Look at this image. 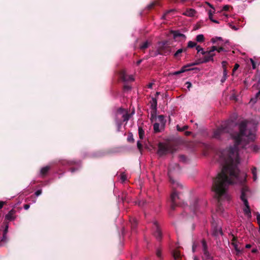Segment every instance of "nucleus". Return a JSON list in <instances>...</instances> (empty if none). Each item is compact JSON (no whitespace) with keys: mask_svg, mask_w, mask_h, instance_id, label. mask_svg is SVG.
<instances>
[{"mask_svg":"<svg viewBox=\"0 0 260 260\" xmlns=\"http://www.w3.org/2000/svg\"><path fill=\"white\" fill-rule=\"evenodd\" d=\"M248 121L244 120L239 124V133L231 135L234 141L233 146H230L217 152L215 158L222 166L221 172L214 179L212 189L217 200L218 210H221L223 200L229 201L230 197L228 188L233 184H242L246 181V174L238 168L240 163L239 151L240 148L247 152H257L258 147L256 145H249L247 140L253 141L255 139L256 125L252 129H247Z\"/></svg>","mask_w":260,"mask_h":260,"instance_id":"1","label":"nucleus"},{"mask_svg":"<svg viewBox=\"0 0 260 260\" xmlns=\"http://www.w3.org/2000/svg\"><path fill=\"white\" fill-rule=\"evenodd\" d=\"M180 170L179 166L176 163L170 165L168 170V176L170 178V181L172 185L173 192L171 194L172 210H174L175 207L178 205V200H181L180 190L183 188V185L177 180L175 177L177 176Z\"/></svg>","mask_w":260,"mask_h":260,"instance_id":"2","label":"nucleus"},{"mask_svg":"<svg viewBox=\"0 0 260 260\" xmlns=\"http://www.w3.org/2000/svg\"><path fill=\"white\" fill-rule=\"evenodd\" d=\"M248 188L246 186H243L241 189V194L240 199L243 201L245 207L243 208V212L244 214L249 218L251 217V212L250 206L247 199V194L249 192Z\"/></svg>","mask_w":260,"mask_h":260,"instance_id":"3","label":"nucleus"},{"mask_svg":"<svg viewBox=\"0 0 260 260\" xmlns=\"http://www.w3.org/2000/svg\"><path fill=\"white\" fill-rule=\"evenodd\" d=\"M230 133L229 123L225 122L214 131L213 137L215 139H220V136L224 133Z\"/></svg>","mask_w":260,"mask_h":260,"instance_id":"4","label":"nucleus"},{"mask_svg":"<svg viewBox=\"0 0 260 260\" xmlns=\"http://www.w3.org/2000/svg\"><path fill=\"white\" fill-rule=\"evenodd\" d=\"M173 150L172 147L169 145L159 143L158 144V149L157 153L161 156L168 153H172Z\"/></svg>","mask_w":260,"mask_h":260,"instance_id":"5","label":"nucleus"},{"mask_svg":"<svg viewBox=\"0 0 260 260\" xmlns=\"http://www.w3.org/2000/svg\"><path fill=\"white\" fill-rule=\"evenodd\" d=\"M130 117L129 114L127 113V112L122 108H119L116 114V117L118 119H121V118H122L123 121H127Z\"/></svg>","mask_w":260,"mask_h":260,"instance_id":"6","label":"nucleus"},{"mask_svg":"<svg viewBox=\"0 0 260 260\" xmlns=\"http://www.w3.org/2000/svg\"><path fill=\"white\" fill-rule=\"evenodd\" d=\"M203 255L202 258L203 260H213L212 257L208 250V246L206 241L203 239L201 241Z\"/></svg>","mask_w":260,"mask_h":260,"instance_id":"7","label":"nucleus"},{"mask_svg":"<svg viewBox=\"0 0 260 260\" xmlns=\"http://www.w3.org/2000/svg\"><path fill=\"white\" fill-rule=\"evenodd\" d=\"M216 49V46H212L210 49L207 51V53L204 55L203 60L201 61L202 63L208 62L210 61H213V57L215 55L214 52Z\"/></svg>","mask_w":260,"mask_h":260,"instance_id":"8","label":"nucleus"},{"mask_svg":"<svg viewBox=\"0 0 260 260\" xmlns=\"http://www.w3.org/2000/svg\"><path fill=\"white\" fill-rule=\"evenodd\" d=\"M206 205V202L201 201L198 199H196L191 205V208L193 212L196 213L199 207L205 206Z\"/></svg>","mask_w":260,"mask_h":260,"instance_id":"9","label":"nucleus"},{"mask_svg":"<svg viewBox=\"0 0 260 260\" xmlns=\"http://www.w3.org/2000/svg\"><path fill=\"white\" fill-rule=\"evenodd\" d=\"M154 226H153V230H154V236L155 237V238L158 240H160L161 238L162 234L161 232L159 229V227L158 226V224L156 221H154L153 223Z\"/></svg>","mask_w":260,"mask_h":260,"instance_id":"10","label":"nucleus"},{"mask_svg":"<svg viewBox=\"0 0 260 260\" xmlns=\"http://www.w3.org/2000/svg\"><path fill=\"white\" fill-rule=\"evenodd\" d=\"M199 64V62H196L192 63L191 64H187L186 66H184L180 70L174 72L172 74L173 75H177L181 73H183L187 71H189L191 70L190 69H188V67L192 66L197 65Z\"/></svg>","mask_w":260,"mask_h":260,"instance_id":"11","label":"nucleus"},{"mask_svg":"<svg viewBox=\"0 0 260 260\" xmlns=\"http://www.w3.org/2000/svg\"><path fill=\"white\" fill-rule=\"evenodd\" d=\"M120 77L124 82L133 81L134 80L133 76L127 75L125 71H122L120 72Z\"/></svg>","mask_w":260,"mask_h":260,"instance_id":"12","label":"nucleus"},{"mask_svg":"<svg viewBox=\"0 0 260 260\" xmlns=\"http://www.w3.org/2000/svg\"><path fill=\"white\" fill-rule=\"evenodd\" d=\"M212 234L214 236H218L219 235H222V231L220 225L212 224Z\"/></svg>","mask_w":260,"mask_h":260,"instance_id":"13","label":"nucleus"},{"mask_svg":"<svg viewBox=\"0 0 260 260\" xmlns=\"http://www.w3.org/2000/svg\"><path fill=\"white\" fill-rule=\"evenodd\" d=\"M16 211L14 209L11 210L8 214L5 215V220L8 221H13L16 218Z\"/></svg>","mask_w":260,"mask_h":260,"instance_id":"14","label":"nucleus"},{"mask_svg":"<svg viewBox=\"0 0 260 260\" xmlns=\"http://www.w3.org/2000/svg\"><path fill=\"white\" fill-rule=\"evenodd\" d=\"M196 13V11L193 9H189L186 10L183 13V15L193 17Z\"/></svg>","mask_w":260,"mask_h":260,"instance_id":"15","label":"nucleus"},{"mask_svg":"<svg viewBox=\"0 0 260 260\" xmlns=\"http://www.w3.org/2000/svg\"><path fill=\"white\" fill-rule=\"evenodd\" d=\"M172 255L175 260H181V254L178 249H175L172 252Z\"/></svg>","mask_w":260,"mask_h":260,"instance_id":"16","label":"nucleus"},{"mask_svg":"<svg viewBox=\"0 0 260 260\" xmlns=\"http://www.w3.org/2000/svg\"><path fill=\"white\" fill-rule=\"evenodd\" d=\"M206 4L212 8V9L209 10L208 11V14L209 16V19H211L212 18H213V15L215 13V9L214 7L211 5L210 3L206 2Z\"/></svg>","mask_w":260,"mask_h":260,"instance_id":"17","label":"nucleus"},{"mask_svg":"<svg viewBox=\"0 0 260 260\" xmlns=\"http://www.w3.org/2000/svg\"><path fill=\"white\" fill-rule=\"evenodd\" d=\"M172 34L173 35V37L174 39H176L178 37H185V35L181 34L179 31L178 30H174L172 31Z\"/></svg>","mask_w":260,"mask_h":260,"instance_id":"18","label":"nucleus"},{"mask_svg":"<svg viewBox=\"0 0 260 260\" xmlns=\"http://www.w3.org/2000/svg\"><path fill=\"white\" fill-rule=\"evenodd\" d=\"M157 120L158 121V123L161 124V126L165 125L166 120L165 119V117L163 115H158L157 117Z\"/></svg>","mask_w":260,"mask_h":260,"instance_id":"19","label":"nucleus"},{"mask_svg":"<svg viewBox=\"0 0 260 260\" xmlns=\"http://www.w3.org/2000/svg\"><path fill=\"white\" fill-rule=\"evenodd\" d=\"M129 222L131 224L132 228L133 230H134L137 226V220L135 218L131 217L129 219Z\"/></svg>","mask_w":260,"mask_h":260,"instance_id":"20","label":"nucleus"},{"mask_svg":"<svg viewBox=\"0 0 260 260\" xmlns=\"http://www.w3.org/2000/svg\"><path fill=\"white\" fill-rule=\"evenodd\" d=\"M49 170V166H46L45 167H43L41 169L40 171V174L43 176H45L47 174Z\"/></svg>","mask_w":260,"mask_h":260,"instance_id":"21","label":"nucleus"},{"mask_svg":"<svg viewBox=\"0 0 260 260\" xmlns=\"http://www.w3.org/2000/svg\"><path fill=\"white\" fill-rule=\"evenodd\" d=\"M235 237H234L233 238V242L232 243V245L233 246L235 250L237 251V252L238 253L241 252V250H240V249L238 247V244L236 242H235Z\"/></svg>","mask_w":260,"mask_h":260,"instance_id":"22","label":"nucleus"},{"mask_svg":"<svg viewBox=\"0 0 260 260\" xmlns=\"http://www.w3.org/2000/svg\"><path fill=\"white\" fill-rule=\"evenodd\" d=\"M150 103L151 108L153 109L156 110L157 108V100L154 98H152L151 100Z\"/></svg>","mask_w":260,"mask_h":260,"instance_id":"23","label":"nucleus"},{"mask_svg":"<svg viewBox=\"0 0 260 260\" xmlns=\"http://www.w3.org/2000/svg\"><path fill=\"white\" fill-rule=\"evenodd\" d=\"M186 48L179 49L174 54L175 57H178L180 56V54L184 51H186Z\"/></svg>","mask_w":260,"mask_h":260,"instance_id":"24","label":"nucleus"},{"mask_svg":"<svg viewBox=\"0 0 260 260\" xmlns=\"http://www.w3.org/2000/svg\"><path fill=\"white\" fill-rule=\"evenodd\" d=\"M138 132L139 138L141 140L143 139L144 138L145 132L141 127H139Z\"/></svg>","mask_w":260,"mask_h":260,"instance_id":"25","label":"nucleus"},{"mask_svg":"<svg viewBox=\"0 0 260 260\" xmlns=\"http://www.w3.org/2000/svg\"><path fill=\"white\" fill-rule=\"evenodd\" d=\"M228 77V72L226 69H225L223 71V76L221 79V82L222 83H224Z\"/></svg>","mask_w":260,"mask_h":260,"instance_id":"26","label":"nucleus"},{"mask_svg":"<svg viewBox=\"0 0 260 260\" xmlns=\"http://www.w3.org/2000/svg\"><path fill=\"white\" fill-rule=\"evenodd\" d=\"M159 126L160 124L158 122H155V123H154L153 130L155 133H157L160 132Z\"/></svg>","mask_w":260,"mask_h":260,"instance_id":"27","label":"nucleus"},{"mask_svg":"<svg viewBox=\"0 0 260 260\" xmlns=\"http://www.w3.org/2000/svg\"><path fill=\"white\" fill-rule=\"evenodd\" d=\"M160 54V52L158 50H155V51H150L149 52V56L150 57H155L157 55Z\"/></svg>","mask_w":260,"mask_h":260,"instance_id":"28","label":"nucleus"},{"mask_svg":"<svg viewBox=\"0 0 260 260\" xmlns=\"http://www.w3.org/2000/svg\"><path fill=\"white\" fill-rule=\"evenodd\" d=\"M196 50H197L198 52H200L202 53V54L203 55H205L207 53V51H204L203 48H202L199 45H197L196 46Z\"/></svg>","mask_w":260,"mask_h":260,"instance_id":"29","label":"nucleus"},{"mask_svg":"<svg viewBox=\"0 0 260 260\" xmlns=\"http://www.w3.org/2000/svg\"><path fill=\"white\" fill-rule=\"evenodd\" d=\"M115 121L117 124V131L119 132L120 131V128L122 125V121L121 119H118L117 118H115Z\"/></svg>","mask_w":260,"mask_h":260,"instance_id":"30","label":"nucleus"},{"mask_svg":"<svg viewBox=\"0 0 260 260\" xmlns=\"http://www.w3.org/2000/svg\"><path fill=\"white\" fill-rule=\"evenodd\" d=\"M196 40L198 42H203L204 41V37L202 34L197 35Z\"/></svg>","mask_w":260,"mask_h":260,"instance_id":"31","label":"nucleus"},{"mask_svg":"<svg viewBox=\"0 0 260 260\" xmlns=\"http://www.w3.org/2000/svg\"><path fill=\"white\" fill-rule=\"evenodd\" d=\"M149 43L147 41L144 42L140 46V48L141 49L143 50L148 47Z\"/></svg>","mask_w":260,"mask_h":260,"instance_id":"32","label":"nucleus"},{"mask_svg":"<svg viewBox=\"0 0 260 260\" xmlns=\"http://www.w3.org/2000/svg\"><path fill=\"white\" fill-rule=\"evenodd\" d=\"M252 173L253 175V181H255L257 180V175H256V168L255 167H253L252 169Z\"/></svg>","mask_w":260,"mask_h":260,"instance_id":"33","label":"nucleus"},{"mask_svg":"<svg viewBox=\"0 0 260 260\" xmlns=\"http://www.w3.org/2000/svg\"><path fill=\"white\" fill-rule=\"evenodd\" d=\"M260 96V90L256 93L255 96L254 98H252L250 100L251 102H253L254 103H256L257 101V99Z\"/></svg>","mask_w":260,"mask_h":260,"instance_id":"34","label":"nucleus"},{"mask_svg":"<svg viewBox=\"0 0 260 260\" xmlns=\"http://www.w3.org/2000/svg\"><path fill=\"white\" fill-rule=\"evenodd\" d=\"M218 41H222V38L220 37H216L212 38L211 40V42L213 44L216 43Z\"/></svg>","mask_w":260,"mask_h":260,"instance_id":"35","label":"nucleus"},{"mask_svg":"<svg viewBox=\"0 0 260 260\" xmlns=\"http://www.w3.org/2000/svg\"><path fill=\"white\" fill-rule=\"evenodd\" d=\"M197 46V43L196 42L191 41H189L187 44L188 48H193L194 47H196Z\"/></svg>","mask_w":260,"mask_h":260,"instance_id":"36","label":"nucleus"},{"mask_svg":"<svg viewBox=\"0 0 260 260\" xmlns=\"http://www.w3.org/2000/svg\"><path fill=\"white\" fill-rule=\"evenodd\" d=\"M187 125H184L182 127H180L179 125L177 126V128L178 131L182 132L184 131L188 128Z\"/></svg>","mask_w":260,"mask_h":260,"instance_id":"37","label":"nucleus"},{"mask_svg":"<svg viewBox=\"0 0 260 260\" xmlns=\"http://www.w3.org/2000/svg\"><path fill=\"white\" fill-rule=\"evenodd\" d=\"M8 225H6L5 229L4 231V234H3V237L2 240H4L6 238V234L8 232Z\"/></svg>","mask_w":260,"mask_h":260,"instance_id":"38","label":"nucleus"},{"mask_svg":"<svg viewBox=\"0 0 260 260\" xmlns=\"http://www.w3.org/2000/svg\"><path fill=\"white\" fill-rule=\"evenodd\" d=\"M256 215L257 221L259 225V232L260 233V213L258 212H256Z\"/></svg>","mask_w":260,"mask_h":260,"instance_id":"39","label":"nucleus"},{"mask_svg":"<svg viewBox=\"0 0 260 260\" xmlns=\"http://www.w3.org/2000/svg\"><path fill=\"white\" fill-rule=\"evenodd\" d=\"M120 180L124 182L126 180V176L124 173H122L120 175Z\"/></svg>","mask_w":260,"mask_h":260,"instance_id":"40","label":"nucleus"},{"mask_svg":"<svg viewBox=\"0 0 260 260\" xmlns=\"http://www.w3.org/2000/svg\"><path fill=\"white\" fill-rule=\"evenodd\" d=\"M127 141L128 142H133L134 141V139L133 138V135L132 134V133L129 134L127 137Z\"/></svg>","mask_w":260,"mask_h":260,"instance_id":"41","label":"nucleus"},{"mask_svg":"<svg viewBox=\"0 0 260 260\" xmlns=\"http://www.w3.org/2000/svg\"><path fill=\"white\" fill-rule=\"evenodd\" d=\"M175 11V10H174V9H171V10H170L167 11V12L164 14V15L162 16V18L165 19V18H166V17L167 16V15L169 13L172 12H173V11Z\"/></svg>","mask_w":260,"mask_h":260,"instance_id":"42","label":"nucleus"},{"mask_svg":"<svg viewBox=\"0 0 260 260\" xmlns=\"http://www.w3.org/2000/svg\"><path fill=\"white\" fill-rule=\"evenodd\" d=\"M250 62L252 64V69H255L256 68V64H255V63L254 60L253 59H252V58H250Z\"/></svg>","mask_w":260,"mask_h":260,"instance_id":"43","label":"nucleus"},{"mask_svg":"<svg viewBox=\"0 0 260 260\" xmlns=\"http://www.w3.org/2000/svg\"><path fill=\"white\" fill-rule=\"evenodd\" d=\"M137 147L140 151L142 149V145L140 141H137Z\"/></svg>","mask_w":260,"mask_h":260,"instance_id":"44","label":"nucleus"},{"mask_svg":"<svg viewBox=\"0 0 260 260\" xmlns=\"http://www.w3.org/2000/svg\"><path fill=\"white\" fill-rule=\"evenodd\" d=\"M215 51H217L219 53L221 51H224L225 50L223 47H218V48L216 47V49L215 50Z\"/></svg>","mask_w":260,"mask_h":260,"instance_id":"45","label":"nucleus"},{"mask_svg":"<svg viewBox=\"0 0 260 260\" xmlns=\"http://www.w3.org/2000/svg\"><path fill=\"white\" fill-rule=\"evenodd\" d=\"M197 247V245H196V244L194 242L192 244V251L193 252H195L196 250V248Z\"/></svg>","mask_w":260,"mask_h":260,"instance_id":"46","label":"nucleus"},{"mask_svg":"<svg viewBox=\"0 0 260 260\" xmlns=\"http://www.w3.org/2000/svg\"><path fill=\"white\" fill-rule=\"evenodd\" d=\"M227 62L226 61H222V62H221V64H222V68L223 69V70L225 69H226V64Z\"/></svg>","mask_w":260,"mask_h":260,"instance_id":"47","label":"nucleus"},{"mask_svg":"<svg viewBox=\"0 0 260 260\" xmlns=\"http://www.w3.org/2000/svg\"><path fill=\"white\" fill-rule=\"evenodd\" d=\"M230 6L229 5H225L223 7L222 10V11H228L229 9Z\"/></svg>","mask_w":260,"mask_h":260,"instance_id":"48","label":"nucleus"},{"mask_svg":"<svg viewBox=\"0 0 260 260\" xmlns=\"http://www.w3.org/2000/svg\"><path fill=\"white\" fill-rule=\"evenodd\" d=\"M42 193L41 190H38L35 192V194L37 197L40 196Z\"/></svg>","mask_w":260,"mask_h":260,"instance_id":"49","label":"nucleus"},{"mask_svg":"<svg viewBox=\"0 0 260 260\" xmlns=\"http://www.w3.org/2000/svg\"><path fill=\"white\" fill-rule=\"evenodd\" d=\"M185 84L187 85L186 87L188 89L191 87V83L190 82H186Z\"/></svg>","mask_w":260,"mask_h":260,"instance_id":"50","label":"nucleus"},{"mask_svg":"<svg viewBox=\"0 0 260 260\" xmlns=\"http://www.w3.org/2000/svg\"><path fill=\"white\" fill-rule=\"evenodd\" d=\"M154 5H155L154 3H152L150 4L147 6L148 9H150L152 8L154 6Z\"/></svg>","mask_w":260,"mask_h":260,"instance_id":"51","label":"nucleus"},{"mask_svg":"<svg viewBox=\"0 0 260 260\" xmlns=\"http://www.w3.org/2000/svg\"><path fill=\"white\" fill-rule=\"evenodd\" d=\"M145 202L144 201H139L138 203V205L139 206H143L145 204Z\"/></svg>","mask_w":260,"mask_h":260,"instance_id":"52","label":"nucleus"},{"mask_svg":"<svg viewBox=\"0 0 260 260\" xmlns=\"http://www.w3.org/2000/svg\"><path fill=\"white\" fill-rule=\"evenodd\" d=\"M239 67V65L238 63L235 64V67L233 69V72L235 71Z\"/></svg>","mask_w":260,"mask_h":260,"instance_id":"53","label":"nucleus"},{"mask_svg":"<svg viewBox=\"0 0 260 260\" xmlns=\"http://www.w3.org/2000/svg\"><path fill=\"white\" fill-rule=\"evenodd\" d=\"M5 203V202L0 201V209H1L3 208V206Z\"/></svg>","mask_w":260,"mask_h":260,"instance_id":"54","label":"nucleus"},{"mask_svg":"<svg viewBox=\"0 0 260 260\" xmlns=\"http://www.w3.org/2000/svg\"><path fill=\"white\" fill-rule=\"evenodd\" d=\"M29 207H30V206H29V204H25V205H24V209L25 210H27V209H29Z\"/></svg>","mask_w":260,"mask_h":260,"instance_id":"55","label":"nucleus"},{"mask_svg":"<svg viewBox=\"0 0 260 260\" xmlns=\"http://www.w3.org/2000/svg\"><path fill=\"white\" fill-rule=\"evenodd\" d=\"M180 159L181 160H182V161H185V157L184 155H180Z\"/></svg>","mask_w":260,"mask_h":260,"instance_id":"56","label":"nucleus"},{"mask_svg":"<svg viewBox=\"0 0 260 260\" xmlns=\"http://www.w3.org/2000/svg\"><path fill=\"white\" fill-rule=\"evenodd\" d=\"M212 22L216 23H219V21L214 19L213 18H211V19H210Z\"/></svg>","mask_w":260,"mask_h":260,"instance_id":"57","label":"nucleus"},{"mask_svg":"<svg viewBox=\"0 0 260 260\" xmlns=\"http://www.w3.org/2000/svg\"><path fill=\"white\" fill-rule=\"evenodd\" d=\"M142 61V59H140L139 60H138L136 62V64L137 66H139Z\"/></svg>","mask_w":260,"mask_h":260,"instance_id":"58","label":"nucleus"},{"mask_svg":"<svg viewBox=\"0 0 260 260\" xmlns=\"http://www.w3.org/2000/svg\"><path fill=\"white\" fill-rule=\"evenodd\" d=\"M231 28L235 30H237L238 29V28L234 25H230Z\"/></svg>","mask_w":260,"mask_h":260,"instance_id":"59","label":"nucleus"},{"mask_svg":"<svg viewBox=\"0 0 260 260\" xmlns=\"http://www.w3.org/2000/svg\"><path fill=\"white\" fill-rule=\"evenodd\" d=\"M257 251V250L256 248H253L252 249L251 252L252 253H256Z\"/></svg>","mask_w":260,"mask_h":260,"instance_id":"60","label":"nucleus"},{"mask_svg":"<svg viewBox=\"0 0 260 260\" xmlns=\"http://www.w3.org/2000/svg\"><path fill=\"white\" fill-rule=\"evenodd\" d=\"M152 85H153V83H149L148 85V88H151L152 87Z\"/></svg>","mask_w":260,"mask_h":260,"instance_id":"61","label":"nucleus"},{"mask_svg":"<svg viewBox=\"0 0 260 260\" xmlns=\"http://www.w3.org/2000/svg\"><path fill=\"white\" fill-rule=\"evenodd\" d=\"M251 247L250 244H246L245 247L246 248H250Z\"/></svg>","mask_w":260,"mask_h":260,"instance_id":"62","label":"nucleus"},{"mask_svg":"<svg viewBox=\"0 0 260 260\" xmlns=\"http://www.w3.org/2000/svg\"><path fill=\"white\" fill-rule=\"evenodd\" d=\"M75 171H76V169H74V168H72V169H71V171L72 172H74Z\"/></svg>","mask_w":260,"mask_h":260,"instance_id":"63","label":"nucleus"},{"mask_svg":"<svg viewBox=\"0 0 260 260\" xmlns=\"http://www.w3.org/2000/svg\"><path fill=\"white\" fill-rule=\"evenodd\" d=\"M185 133H186V135L187 136L190 134V132H186Z\"/></svg>","mask_w":260,"mask_h":260,"instance_id":"64","label":"nucleus"}]
</instances>
